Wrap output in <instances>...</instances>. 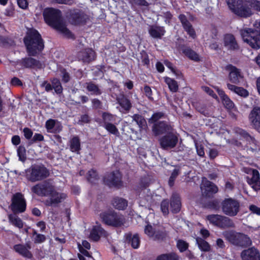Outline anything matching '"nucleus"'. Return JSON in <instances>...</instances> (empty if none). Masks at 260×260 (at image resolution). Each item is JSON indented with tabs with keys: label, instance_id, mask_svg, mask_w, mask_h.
<instances>
[{
	"label": "nucleus",
	"instance_id": "nucleus-1",
	"mask_svg": "<svg viewBox=\"0 0 260 260\" xmlns=\"http://www.w3.org/2000/svg\"><path fill=\"white\" fill-rule=\"evenodd\" d=\"M31 191L39 196L49 197L50 198L45 201L47 206H56L67 197L66 194L57 192L49 180H45L33 186Z\"/></svg>",
	"mask_w": 260,
	"mask_h": 260
},
{
	"label": "nucleus",
	"instance_id": "nucleus-2",
	"mask_svg": "<svg viewBox=\"0 0 260 260\" xmlns=\"http://www.w3.org/2000/svg\"><path fill=\"white\" fill-rule=\"evenodd\" d=\"M231 11L237 16L247 18L253 14L252 10L260 12V1L226 0Z\"/></svg>",
	"mask_w": 260,
	"mask_h": 260
},
{
	"label": "nucleus",
	"instance_id": "nucleus-3",
	"mask_svg": "<svg viewBox=\"0 0 260 260\" xmlns=\"http://www.w3.org/2000/svg\"><path fill=\"white\" fill-rule=\"evenodd\" d=\"M26 52L30 56H36L43 50L44 41L41 34L36 29L30 28L23 39Z\"/></svg>",
	"mask_w": 260,
	"mask_h": 260
},
{
	"label": "nucleus",
	"instance_id": "nucleus-4",
	"mask_svg": "<svg viewBox=\"0 0 260 260\" xmlns=\"http://www.w3.org/2000/svg\"><path fill=\"white\" fill-rule=\"evenodd\" d=\"M165 113L164 112H156L153 113L148 120L149 124H153L152 132L156 136L172 132L173 130V127L169 122L165 120H159L165 118Z\"/></svg>",
	"mask_w": 260,
	"mask_h": 260
},
{
	"label": "nucleus",
	"instance_id": "nucleus-5",
	"mask_svg": "<svg viewBox=\"0 0 260 260\" xmlns=\"http://www.w3.org/2000/svg\"><path fill=\"white\" fill-rule=\"evenodd\" d=\"M240 34L243 41L252 48H260V21L255 24L254 29L246 27L240 29Z\"/></svg>",
	"mask_w": 260,
	"mask_h": 260
},
{
	"label": "nucleus",
	"instance_id": "nucleus-6",
	"mask_svg": "<svg viewBox=\"0 0 260 260\" xmlns=\"http://www.w3.org/2000/svg\"><path fill=\"white\" fill-rule=\"evenodd\" d=\"M225 239L232 244L246 248L252 244V241L248 235L234 230L225 231L223 234Z\"/></svg>",
	"mask_w": 260,
	"mask_h": 260
},
{
	"label": "nucleus",
	"instance_id": "nucleus-7",
	"mask_svg": "<svg viewBox=\"0 0 260 260\" xmlns=\"http://www.w3.org/2000/svg\"><path fill=\"white\" fill-rule=\"evenodd\" d=\"M43 16L46 23L55 29L63 23L61 12L58 9L47 8L44 11Z\"/></svg>",
	"mask_w": 260,
	"mask_h": 260
},
{
	"label": "nucleus",
	"instance_id": "nucleus-8",
	"mask_svg": "<svg viewBox=\"0 0 260 260\" xmlns=\"http://www.w3.org/2000/svg\"><path fill=\"white\" fill-rule=\"evenodd\" d=\"M100 216L103 221L107 225L114 227H120L124 223V218L121 214L114 211H108L101 213Z\"/></svg>",
	"mask_w": 260,
	"mask_h": 260
},
{
	"label": "nucleus",
	"instance_id": "nucleus-9",
	"mask_svg": "<svg viewBox=\"0 0 260 260\" xmlns=\"http://www.w3.org/2000/svg\"><path fill=\"white\" fill-rule=\"evenodd\" d=\"M206 219L210 224L221 229L235 227V223L233 220L225 216L219 214H209L206 216Z\"/></svg>",
	"mask_w": 260,
	"mask_h": 260
},
{
	"label": "nucleus",
	"instance_id": "nucleus-10",
	"mask_svg": "<svg viewBox=\"0 0 260 260\" xmlns=\"http://www.w3.org/2000/svg\"><path fill=\"white\" fill-rule=\"evenodd\" d=\"M27 179L31 182L43 180L47 178L50 172L49 170L43 165L32 166L28 171Z\"/></svg>",
	"mask_w": 260,
	"mask_h": 260
},
{
	"label": "nucleus",
	"instance_id": "nucleus-11",
	"mask_svg": "<svg viewBox=\"0 0 260 260\" xmlns=\"http://www.w3.org/2000/svg\"><path fill=\"white\" fill-rule=\"evenodd\" d=\"M67 18L71 24L74 25H84L89 20V16L85 11L79 9L70 10Z\"/></svg>",
	"mask_w": 260,
	"mask_h": 260
},
{
	"label": "nucleus",
	"instance_id": "nucleus-12",
	"mask_svg": "<svg viewBox=\"0 0 260 260\" xmlns=\"http://www.w3.org/2000/svg\"><path fill=\"white\" fill-rule=\"evenodd\" d=\"M122 175L119 170L113 171L106 174L103 177L104 184L110 188L119 189L123 187Z\"/></svg>",
	"mask_w": 260,
	"mask_h": 260
},
{
	"label": "nucleus",
	"instance_id": "nucleus-13",
	"mask_svg": "<svg viewBox=\"0 0 260 260\" xmlns=\"http://www.w3.org/2000/svg\"><path fill=\"white\" fill-rule=\"evenodd\" d=\"M221 210L226 215L234 217L240 211V202L232 198H225L221 203Z\"/></svg>",
	"mask_w": 260,
	"mask_h": 260
},
{
	"label": "nucleus",
	"instance_id": "nucleus-14",
	"mask_svg": "<svg viewBox=\"0 0 260 260\" xmlns=\"http://www.w3.org/2000/svg\"><path fill=\"white\" fill-rule=\"evenodd\" d=\"M26 201L21 192L14 193L11 199V209L13 213H22L26 209Z\"/></svg>",
	"mask_w": 260,
	"mask_h": 260
},
{
	"label": "nucleus",
	"instance_id": "nucleus-15",
	"mask_svg": "<svg viewBox=\"0 0 260 260\" xmlns=\"http://www.w3.org/2000/svg\"><path fill=\"white\" fill-rule=\"evenodd\" d=\"M162 136L159 140L160 145L164 149L174 148L178 141V137L172 132Z\"/></svg>",
	"mask_w": 260,
	"mask_h": 260
},
{
	"label": "nucleus",
	"instance_id": "nucleus-16",
	"mask_svg": "<svg viewBox=\"0 0 260 260\" xmlns=\"http://www.w3.org/2000/svg\"><path fill=\"white\" fill-rule=\"evenodd\" d=\"M176 49L180 52L191 60L200 61L199 54L193 50L189 46L185 44H177Z\"/></svg>",
	"mask_w": 260,
	"mask_h": 260
},
{
	"label": "nucleus",
	"instance_id": "nucleus-17",
	"mask_svg": "<svg viewBox=\"0 0 260 260\" xmlns=\"http://www.w3.org/2000/svg\"><path fill=\"white\" fill-rule=\"evenodd\" d=\"M203 196L205 198H211L218 191V187L212 182L205 178L201 185Z\"/></svg>",
	"mask_w": 260,
	"mask_h": 260
},
{
	"label": "nucleus",
	"instance_id": "nucleus-18",
	"mask_svg": "<svg viewBox=\"0 0 260 260\" xmlns=\"http://www.w3.org/2000/svg\"><path fill=\"white\" fill-rule=\"evenodd\" d=\"M19 64L22 68L24 69H41L42 68V64L40 60L30 56L21 58Z\"/></svg>",
	"mask_w": 260,
	"mask_h": 260
},
{
	"label": "nucleus",
	"instance_id": "nucleus-19",
	"mask_svg": "<svg viewBox=\"0 0 260 260\" xmlns=\"http://www.w3.org/2000/svg\"><path fill=\"white\" fill-rule=\"evenodd\" d=\"M249 119L253 127L260 133V107L255 106L252 108Z\"/></svg>",
	"mask_w": 260,
	"mask_h": 260
},
{
	"label": "nucleus",
	"instance_id": "nucleus-20",
	"mask_svg": "<svg viewBox=\"0 0 260 260\" xmlns=\"http://www.w3.org/2000/svg\"><path fill=\"white\" fill-rule=\"evenodd\" d=\"M241 257L242 260H260V252L257 248L252 247L243 250Z\"/></svg>",
	"mask_w": 260,
	"mask_h": 260
},
{
	"label": "nucleus",
	"instance_id": "nucleus-21",
	"mask_svg": "<svg viewBox=\"0 0 260 260\" xmlns=\"http://www.w3.org/2000/svg\"><path fill=\"white\" fill-rule=\"evenodd\" d=\"M223 43L229 50L238 51L240 49V46L233 34H225L223 37Z\"/></svg>",
	"mask_w": 260,
	"mask_h": 260
},
{
	"label": "nucleus",
	"instance_id": "nucleus-22",
	"mask_svg": "<svg viewBox=\"0 0 260 260\" xmlns=\"http://www.w3.org/2000/svg\"><path fill=\"white\" fill-rule=\"evenodd\" d=\"M78 56L79 58L84 63H90L94 60L96 55L95 52L91 48H85L80 51Z\"/></svg>",
	"mask_w": 260,
	"mask_h": 260
},
{
	"label": "nucleus",
	"instance_id": "nucleus-23",
	"mask_svg": "<svg viewBox=\"0 0 260 260\" xmlns=\"http://www.w3.org/2000/svg\"><path fill=\"white\" fill-rule=\"evenodd\" d=\"M106 231L101 224L93 225L90 232L89 238L93 242H98L102 237L106 235Z\"/></svg>",
	"mask_w": 260,
	"mask_h": 260
},
{
	"label": "nucleus",
	"instance_id": "nucleus-24",
	"mask_svg": "<svg viewBox=\"0 0 260 260\" xmlns=\"http://www.w3.org/2000/svg\"><path fill=\"white\" fill-rule=\"evenodd\" d=\"M170 210L174 213L176 214L180 212L181 207V199L177 193H174L170 198Z\"/></svg>",
	"mask_w": 260,
	"mask_h": 260
},
{
	"label": "nucleus",
	"instance_id": "nucleus-25",
	"mask_svg": "<svg viewBox=\"0 0 260 260\" xmlns=\"http://www.w3.org/2000/svg\"><path fill=\"white\" fill-rule=\"evenodd\" d=\"M226 69L230 71L229 78L232 83L238 84L240 82L239 78L241 77L240 70L232 64H229Z\"/></svg>",
	"mask_w": 260,
	"mask_h": 260
},
{
	"label": "nucleus",
	"instance_id": "nucleus-26",
	"mask_svg": "<svg viewBox=\"0 0 260 260\" xmlns=\"http://www.w3.org/2000/svg\"><path fill=\"white\" fill-rule=\"evenodd\" d=\"M45 128L48 132H51L53 129L52 132L54 133H59L62 131V126L57 120L50 118L45 122Z\"/></svg>",
	"mask_w": 260,
	"mask_h": 260
},
{
	"label": "nucleus",
	"instance_id": "nucleus-27",
	"mask_svg": "<svg viewBox=\"0 0 260 260\" xmlns=\"http://www.w3.org/2000/svg\"><path fill=\"white\" fill-rule=\"evenodd\" d=\"M164 26L152 25L149 26L148 32L150 36L155 39H161L166 33Z\"/></svg>",
	"mask_w": 260,
	"mask_h": 260
},
{
	"label": "nucleus",
	"instance_id": "nucleus-28",
	"mask_svg": "<svg viewBox=\"0 0 260 260\" xmlns=\"http://www.w3.org/2000/svg\"><path fill=\"white\" fill-rule=\"evenodd\" d=\"M117 101L121 108L126 112H128L132 107L131 100L124 94L120 95L117 98Z\"/></svg>",
	"mask_w": 260,
	"mask_h": 260
},
{
	"label": "nucleus",
	"instance_id": "nucleus-29",
	"mask_svg": "<svg viewBox=\"0 0 260 260\" xmlns=\"http://www.w3.org/2000/svg\"><path fill=\"white\" fill-rule=\"evenodd\" d=\"M70 150L71 152L78 154L80 153L81 150V141L78 136H73L69 141Z\"/></svg>",
	"mask_w": 260,
	"mask_h": 260
},
{
	"label": "nucleus",
	"instance_id": "nucleus-30",
	"mask_svg": "<svg viewBox=\"0 0 260 260\" xmlns=\"http://www.w3.org/2000/svg\"><path fill=\"white\" fill-rule=\"evenodd\" d=\"M126 241L131 244L132 247L134 249H138L140 245V239L138 234L134 235L131 233H127L125 236Z\"/></svg>",
	"mask_w": 260,
	"mask_h": 260
},
{
	"label": "nucleus",
	"instance_id": "nucleus-31",
	"mask_svg": "<svg viewBox=\"0 0 260 260\" xmlns=\"http://www.w3.org/2000/svg\"><path fill=\"white\" fill-rule=\"evenodd\" d=\"M133 121H134L138 124L140 131H146L148 126L146 120L144 117L139 114H135L132 116Z\"/></svg>",
	"mask_w": 260,
	"mask_h": 260
},
{
	"label": "nucleus",
	"instance_id": "nucleus-32",
	"mask_svg": "<svg viewBox=\"0 0 260 260\" xmlns=\"http://www.w3.org/2000/svg\"><path fill=\"white\" fill-rule=\"evenodd\" d=\"M226 85L229 90L233 91L240 96L246 98L249 95L248 91L243 87L237 86L230 83H227Z\"/></svg>",
	"mask_w": 260,
	"mask_h": 260
},
{
	"label": "nucleus",
	"instance_id": "nucleus-33",
	"mask_svg": "<svg viewBox=\"0 0 260 260\" xmlns=\"http://www.w3.org/2000/svg\"><path fill=\"white\" fill-rule=\"evenodd\" d=\"M14 249L16 252L24 257L27 258H31L32 257L31 252L23 244H18L15 245L14 246Z\"/></svg>",
	"mask_w": 260,
	"mask_h": 260
},
{
	"label": "nucleus",
	"instance_id": "nucleus-34",
	"mask_svg": "<svg viewBox=\"0 0 260 260\" xmlns=\"http://www.w3.org/2000/svg\"><path fill=\"white\" fill-rule=\"evenodd\" d=\"M112 204L113 207L119 210H124L127 206V201L124 199L116 197L113 199Z\"/></svg>",
	"mask_w": 260,
	"mask_h": 260
},
{
	"label": "nucleus",
	"instance_id": "nucleus-35",
	"mask_svg": "<svg viewBox=\"0 0 260 260\" xmlns=\"http://www.w3.org/2000/svg\"><path fill=\"white\" fill-rule=\"evenodd\" d=\"M86 90L90 92L91 95H100L102 93V90L100 88L98 85L95 84L92 81L85 83Z\"/></svg>",
	"mask_w": 260,
	"mask_h": 260
},
{
	"label": "nucleus",
	"instance_id": "nucleus-36",
	"mask_svg": "<svg viewBox=\"0 0 260 260\" xmlns=\"http://www.w3.org/2000/svg\"><path fill=\"white\" fill-rule=\"evenodd\" d=\"M86 178L90 184H94L99 179V173L95 169H91L87 172Z\"/></svg>",
	"mask_w": 260,
	"mask_h": 260
},
{
	"label": "nucleus",
	"instance_id": "nucleus-37",
	"mask_svg": "<svg viewBox=\"0 0 260 260\" xmlns=\"http://www.w3.org/2000/svg\"><path fill=\"white\" fill-rule=\"evenodd\" d=\"M16 214H10L8 216L9 222L15 227L19 229H22L23 227V222L22 219L19 218Z\"/></svg>",
	"mask_w": 260,
	"mask_h": 260
},
{
	"label": "nucleus",
	"instance_id": "nucleus-38",
	"mask_svg": "<svg viewBox=\"0 0 260 260\" xmlns=\"http://www.w3.org/2000/svg\"><path fill=\"white\" fill-rule=\"evenodd\" d=\"M236 133L239 135L241 137H242L243 139H245L246 141H249L250 144H253L255 146L257 145V141L255 140L254 138L251 137L248 133H247L245 130H244L242 128H238L236 130Z\"/></svg>",
	"mask_w": 260,
	"mask_h": 260
},
{
	"label": "nucleus",
	"instance_id": "nucleus-39",
	"mask_svg": "<svg viewBox=\"0 0 260 260\" xmlns=\"http://www.w3.org/2000/svg\"><path fill=\"white\" fill-rule=\"evenodd\" d=\"M156 260H180V256L177 253L171 252L158 255Z\"/></svg>",
	"mask_w": 260,
	"mask_h": 260
},
{
	"label": "nucleus",
	"instance_id": "nucleus-40",
	"mask_svg": "<svg viewBox=\"0 0 260 260\" xmlns=\"http://www.w3.org/2000/svg\"><path fill=\"white\" fill-rule=\"evenodd\" d=\"M56 30L61 32L66 38L69 39H75L74 35L62 23Z\"/></svg>",
	"mask_w": 260,
	"mask_h": 260
},
{
	"label": "nucleus",
	"instance_id": "nucleus-41",
	"mask_svg": "<svg viewBox=\"0 0 260 260\" xmlns=\"http://www.w3.org/2000/svg\"><path fill=\"white\" fill-rule=\"evenodd\" d=\"M196 241L199 249L202 251L208 252L211 250L210 244L204 239L201 238H198Z\"/></svg>",
	"mask_w": 260,
	"mask_h": 260
},
{
	"label": "nucleus",
	"instance_id": "nucleus-42",
	"mask_svg": "<svg viewBox=\"0 0 260 260\" xmlns=\"http://www.w3.org/2000/svg\"><path fill=\"white\" fill-rule=\"evenodd\" d=\"M51 83L52 84V89H54L55 92L60 94L62 93L63 87L61 85L60 80L57 78H54L51 80Z\"/></svg>",
	"mask_w": 260,
	"mask_h": 260
},
{
	"label": "nucleus",
	"instance_id": "nucleus-43",
	"mask_svg": "<svg viewBox=\"0 0 260 260\" xmlns=\"http://www.w3.org/2000/svg\"><path fill=\"white\" fill-rule=\"evenodd\" d=\"M102 126L111 134L114 135L117 137L119 136L120 134L118 129L114 124L107 123L106 125H102Z\"/></svg>",
	"mask_w": 260,
	"mask_h": 260
},
{
	"label": "nucleus",
	"instance_id": "nucleus-44",
	"mask_svg": "<svg viewBox=\"0 0 260 260\" xmlns=\"http://www.w3.org/2000/svg\"><path fill=\"white\" fill-rule=\"evenodd\" d=\"M182 25L184 30L189 36L193 39L195 38L196 37V31L189 21L187 22L182 24Z\"/></svg>",
	"mask_w": 260,
	"mask_h": 260
},
{
	"label": "nucleus",
	"instance_id": "nucleus-45",
	"mask_svg": "<svg viewBox=\"0 0 260 260\" xmlns=\"http://www.w3.org/2000/svg\"><path fill=\"white\" fill-rule=\"evenodd\" d=\"M260 175L258 171L256 170H253L252 173V177H249L247 176L246 177V181L248 184L251 186V187L257 182V180L259 179Z\"/></svg>",
	"mask_w": 260,
	"mask_h": 260
},
{
	"label": "nucleus",
	"instance_id": "nucleus-46",
	"mask_svg": "<svg viewBox=\"0 0 260 260\" xmlns=\"http://www.w3.org/2000/svg\"><path fill=\"white\" fill-rule=\"evenodd\" d=\"M165 81L168 84L169 89L173 92L177 91L178 89V85L176 80L169 77L166 78Z\"/></svg>",
	"mask_w": 260,
	"mask_h": 260
},
{
	"label": "nucleus",
	"instance_id": "nucleus-47",
	"mask_svg": "<svg viewBox=\"0 0 260 260\" xmlns=\"http://www.w3.org/2000/svg\"><path fill=\"white\" fill-rule=\"evenodd\" d=\"M26 149L23 145H20L17 149V156L19 160L22 162H25L26 160Z\"/></svg>",
	"mask_w": 260,
	"mask_h": 260
},
{
	"label": "nucleus",
	"instance_id": "nucleus-48",
	"mask_svg": "<svg viewBox=\"0 0 260 260\" xmlns=\"http://www.w3.org/2000/svg\"><path fill=\"white\" fill-rule=\"evenodd\" d=\"M132 8L135 10L136 6L148 7L149 4L146 0H129Z\"/></svg>",
	"mask_w": 260,
	"mask_h": 260
},
{
	"label": "nucleus",
	"instance_id": "nucleus-49",
	"mask_svg": "<svg viewBox=\"0 0 260 260\" xmlns=\"http://www.w3.org/2000/svg\"><path fill=\"white\" fill-rule=\"evenodd\" d=\"M206 206L212 210H219L221 206V203L218 200L215 199L207 202Z\"/></svg>",
	"mask_w": 260,
	"mask_h": 260
},
{
	"label": "nucleus",
	"instance_id": "nucleus-50",
	"mask_svg": "<svg viewBox=\"0 0 260 260\" xmlns=\"http://www.w3.org/2000/svg\"><path fill=\"white\" fill-rule=\"evenodd\" d=\"M32 136L33 137H32L31 139L28 141L27 143L28 146H31L35 143H37L38 142H42L44 141V137L41 134L35 133Z\"/></svg>",
	"mask_w": 260,
	"mask_h": 260
},
{
	"label": "nucleus",
	"instance_id": "nucleus-51",
	"mask_svg": "<svg viewBox=\"0 0 260 260\" xmlns=\"http://www.w3.org/2000/svg\"><path fill=\"white\" fill-rule=\"evenodd\" d=\"M32 234V236L36 235V237L34 239L35 243H42L44 242L46 240V236L44 235L38 233L35 230H33Z\"/></svg>",
	"mask_w": 260,
	"mask_h": 260
},
{
	"label": "nucleus",
	"instance_id": "nucleus-52",
	"mask_svg": "<svg viewBox=\"0 0 260 260\" xmlns=\"http://www.w3.org/2000/svg\"><path fill=\"white\" fill-rule=\"evenodd\" d=\"M176 246L180 252H183L188 249L189 244L186 241L179 239L177 241Z\"/></svg>",
	"mask_w": 260,
	"mask_h": 260
},
{
	"label": "nucleus",
	"instance_id": "nucleus-53",
	"mask_svg": "<svg viewBox=\"0 0 260 260\" xmlns=\"http://www.w3.org/2000/svg\"><path fill=\"white\" fill-rule=\"evenodd\" d=\"M103 124L106 125L107 123H111L114 120V116L108 112H104L102 115Z\"/></svg>",
	"mask_w": 260,
	"mask_h": 260
},
{
	"label": "nucleus",
	"instance_id": "nucleus-54",
	"mask_svg": "<svg viewBox=\"0 0 260 260\" xmlns=\"http://www.w3.org/2000/svg\"><path fill=\"white\" fill-rule=\"evenodd\" d=\"M169 201L167 199L163 200L160 203L161 211L164 216H167L169 214Z\"/></svg>",
	"mask_w": 260,
	"mask_h": 260
},
{
	"label": "nucleus",
	"instance_id": "nucleus-55",
	"mask_svg": "<svg viewBox=\"0 0 260 260\" xmlns=\"http://www.w3.org/2000/svg\"><path fill=\"white\" fill-rule=\"evenodd\" d=\"M140 58L142 60L143 65L147 66L149 65L150 60L148 54L145 50H142L140 52Z\"/></svg>",
	"mask_w": 260,
	"mask_h": 260
},
{
	"label": "nucleus",
	"instance_id": "nucleus-56",
	"mask_svg": "<svg viewBox=\"0 0 260 260\" xmlns=\"http://www.w3.org/2000/svg\"><path fill=\"white\" fill-rule=\"evenodd\" d=\"M167 233L165 231H155L154 239L155 240L163 241L167 237Z\"/></svg>",
	"mask_w": 260,
	"mask_h": 260
},
{
	"label": "nucleus",
	"instance_id": "nucleus-57",
	"mask_svg": "<svg viewBox=\"0 0 260 260\" xmlns=\"http://www.w3.org/2000/svg\"><path fill=\"white\" fill-rule=\"evenodd\" d=\"M179 175V170L175 169L171 173L169 178L168 184L170 187H172L174 185L175 181Z\"/></svg>",
	"mask_w": 260,
	"mask_h": 260
},
{
	"label": "nucleus",
	"instance_id": "nucleus-58",
	"mask_svg": "<svg viewBox=\"0 0 260 260\" xmlns=\"http://www.w3.org/2000/svg\"><path fill=\"white\" fill-rule=\"evenodd\" d=\"M221 101L224 107L228 110L232 109L235 106L234 103L228 96L222 99Z\"/></svg>",
	"mask_w": 260,
	"mask_h": 260
},
{
	"label": "nucleus",
	"instance_id": "nucleus-59",
	"mask_svg": "<svg viewBox=\"0 0 260 260\" xmlns=\"http://www.w3.org/2000/svg\"><path fill=\"white\" fill-rule=\"evenodd\" d=\"M144 93L148 99L151 102L154 101L152 97V91L151 87L148 85H145L143 89Z\"/></svg>",
	"mask_w": 260,
	"mask_h": 260
},
{
	"label": "nucleus",
	"instance_id": "nucleus-60",
	"mask_svg": "<svg viewBox=\"0 0 260 260\" xmlns=\"http://www.w3.org/2000/svg\"><path fill=\"white\" fill-rule=\"evenodd\" d=\"M91 121V118L87 114H82L78 121V123L80 125L89 123Z\"/></svg>",
	"mask_w": 260,
	"mask_h": 260
},
{
	"label": "nucleus",
	"instance_id": "nucleus-61",
	"mask_svg": "<svg viewBox=\"0 0 260 260\" xmlns=\"http://www.w3.org/2000/svg\"><path fill=\"white\" fill-rule=\"evenodd\" d=\"M23 133L24 138L28 140H30L33 136V131L29 127H24L23 129Z\"/></svg>",
	"mask_w": 260,
	"mask_h": 260
},
{
	"label": "nucleus",
	"instance_id": "nucleus-62",
	"mask_svg": "<svg viewBox=\"0 0 260 260\" xmlns=\"http://www.w3.org/2000/svg\"><path fill=\"white\" fill-rule=\"evenodd\" d=\"M92 107L93 109H100L103 107L102 102L98 99L94 98L91 100Z\"/></svg>",
	"mask_w": 260,
	"mask_h": 260
},
{
	"label": "nucleus",
	"instance_id": "nucleus-63",
	"mask_svg": "<svg viewBox=\"0 0 260 260\" xmlns=\"http://www.w3.org/2000/svg\"><path fill=\"white\" fill-rule=\"evenodd\" d=\"M144 232L145 233L150 237H153L155 233L154 229L150 224H148L145 226Z\"/></svg>",
	"mask_w": 260,
	"mask_h": 260
},
{
	"label": "nucleus",
	"instance_id": "nucleus-64",
	"mask_svg": "<svg viewBox=\"0 0 260 260\" xmlns=\"http://www.w3.org/2000/svg\"><path fill=\"white\" fill-rule=\"evenodd\" d=\"M62 78L61 81L63 83H67L69 82L71 79L70 75L69 73L65 70L63 69L62 71Z\"/></svg>",
	"mask_w": 260,
	"mask_h": 260
}]
</instances>
